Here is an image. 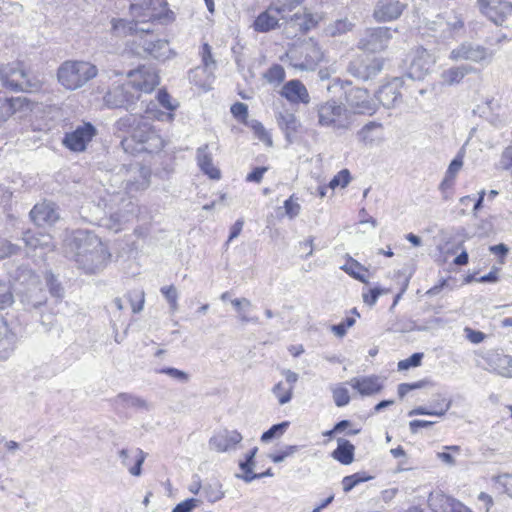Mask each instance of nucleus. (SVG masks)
<instances>
[{
  "instance_id": "0eeeda50",
  "label": "nucleus",
  "mask_w": 512,
  "mask_h": 512,
  "mask_svg": "<svg viewBox=\"0 0 512 512\" xmlns=\"http://www.w3.org/2000/svg\"><path fill=\"white\" fill-rule=\"evenodd\" d=\"M139 99L140 95L134 90V86L131 84L130 80L122 85L109 89L104 95L106 106L112 109L123 108L125 110H131Z\"/></svg>"
},
{
  "instance_id": "bb28decb",
  "label": "nucleus",
  "mask_w": 512,
  "mask_h": 512,
  "mask_svg": "<svg viewBox=\"0 0 512 512\" xmlns=\"http://www.w3.org/2000/svg\"><path fill=\"white\" fill-rule=\"evenodd\" d=\"M276 120L279 128L285 135L286 141L289 144H292L301 127L300 121L297 119L295 114L289 111L279 112L276 115Z\"/></svg>"
},
{
  "instance_id": "f03ea898",
  "label": "nucleus",
  "mask_w": 512,
  "mask_h": 512,
  "mask_svg": "<svg viewBox=\"0 0 512 512\" xmlns=\"http://www.w3.org/2000/svg\"><path fill=\"white\" fill-rule=\"evenodd\" d=\"M65 254L87 274H94L102 270L111 256L107 247L97 236L82 232L69 240L66 244Z\"/></svg>"
},
{
  "instance_id": "72a5a7b5",
  "label": "nucleus",
  "mask_w": 512,
  "mask_h": 512,
  "mask_svg": "<svg viewBox=\"0 0 512 512\" xmlns=\"http://www.w3.org/2000/svg\"><path fill=\"white\" fill-rule=\"evenodd\" d=\"M275 6H270L266 11L260 13L253 23L254 30L260 33L269 32L278 26V15Z\"/></svg>"
},
{
  "instance_id": "2f4dec72",
  "label": "nucleus",
  "mask_w": 512,
  "mask_h": 512,
  "mask_svg": "<svg viewBox=\"0 0 512 512\" xmlns=\"http://www.w3.org/2000/svg\"><path fill=\"white\" fill-rule=\"evenodd\" d=\"M19 293L20 302L24 309L28 311L40 308L47 300L45 293L38 287V285L26 290H20Z\"/></svg>"
},
{
  "instance_id": "6ab92c4d",
  "label": "nucleus",
  "mask_w": 512,
  "mask_h": 512,
  "mask_svg": "<svg viewBox=\"0 0 512 512\" xmlns=\"http://www.w3.org/2000/svg\"><path fill=\"white\" fill-rule=\"evenodd\" d=\"M483 359L497 374L512 378V356L505 354L503 350H490Z\"/></svg>"
},
{
  "instance_id": "49530a36",
  "label": "nucleus",
  "mask_w": 512,
  "mask_h": 512,
  "mask_svg": "<svg viewBox=\"0 0 512 512\" xmlns=\"http://www.w3.org/2000/svg\"><path fill=\"white\" fill-rule=\"evenodd\" d=\"M272 393L278 398L279 404L284 405L292 399L293 387L279 382L272 388Z\"/></svg>"
},
{
  "instance_id": "f3484780",
  "label": "nucleus",
  "mask_w": 512,
  "mask_h": 512,
  "mask_svg": "<svg viewBox=\"0 0 512 512\" xmlns=\"http://www.w3.org/2000/svg\"><path fill=\"white\" fill-rule=\"evenodd\" d=\"M166 7V0H143L141 3H132L130 12L135 18L147 17L149 20H158Z\"/></svg>"
},
{
  "instance_id": "58836bf2",
  "label": "nucleus",
  "mask_w": 512,
  "mask_h": 512,
  "mask_svg": "<svg viewBox=\"0 0 512 512\" xmlns=\"http://www.w3.org/2000/svg\"><path fill=\"white\" fill-rule=\"evenodd\" d=\"M133 20H125V19H112V32L117 37H125L128 35L135 36V30L138 29V22H136V18L133 17Z\"/></svg>"
},
{
  "instance_id": "7c9ffc66",
  "label": "nucleus",
  "mask_w": 512,
  "mask_h": 512,
  "mask_svg": "<svg viewBox=\"0 0 512 512\" xmlns=\"http://www.w3.org/2000/svg\"><path fill=\"white\" fill-rule=\"evenodd\" d=\"M350 385L363 396L376 394L383 389L378 376L354 377L350 380Z\"/></svg>"
},
{
  "instance_id": "ea45409f",
  "label": "nucleus",
  "mask_w": 512,
  "mask_h": 512,
  "mask_svg": "<svg viewBox=\"0 0 512 512\" xmlns=\"http://www.w3.org/2000/svg\"><path fill=\"white\" fill-rule=\"evenodd\" d=\"M116 402L126 408H134L137 410H149L150 405L148 402L138 396L129 393H120L116 397Z\"/></svg>"
},
{
  "instance_id": "4be33fe9",
  "label": "nucleus",
  "mask_w": 512,
  "mask_h": 512,
  "mask_svg": "<svg viewBox=\"0 0 512 512\" xmlns=\"http://www.w3.org/2000/svg\"><path fill=\"white\" fill-rule=\"evenodd\" d=\"M29 86L27 74L22 69L10 68L8 71L0 69V89L22 91Z\"/></svg>"
},
{
  "instance_id": "423d86ee",
  "label": "nucleus",
  "mask_w": 512,
  "mask_h": 512,
  "mask_svg": "<svg viewBox=\"0 0 512 512\" xmlns=\"http://www.w3.org/2000/svg\"><path fill=\"white\" fill-rule=\"evenodd\" d=\"M318 122L321 126L333 127L336 130L350 129L352 113L342 104L334 100L327 101L318 107Z\"/></svg>"
},
{
  "instance_id": "9d476101",
  "label": "nucleus",
  "mask_w": 512,
  "mask_h": 512,
  "mask_svg": "<svg viewBox=\"0 0 512 512\" xmlns=\"http://www.w3.org/2000/svg\"><path fill=\"white\" fill-rule=\"evenodd\" d=\"M96 135V128L91 123H84L74 131L65 133L62 144L73 152H83Z\"/></svg>"
},
{
  "instance_id": "a211bd4d",
  "label": "nucleus",
  "mask_w": 512,
  "mask_h": 512,
  "mask_svg": "<svg viewBox=\"0 0 512 512\" xmlns=\"http://www.w3.org/2000/svg\"><path fill=\"white\" fill-rule=\"evenodd\" d=\"M406 8L399 0H381L374 9L373 16L377 22H388L398 19Z\"/></svg>"
},
{
  "instance_id": "69168bd1",
  "label": "nucleus",
  "mask_w": 512,
  "mask_h": 512,
  "mask_svg": "<svg viewBox=\"0 0 512 512\" xmlns=\"http://www.w3.org/2000/svg\"><path fill=\"white\" fill-rule=\"evenodd\" d=\"M251 127L254 130L256 136L259 140L265 142L268 146H272V138L270 134L267 132L265 127L257 120H253L251 123Z\"/></svg>"
},
{
  "instance_id": "cd10ccee",
  "label": "nucleus",
  "mask_w": 512,
  "mask_h": 512,
  "mask_svg": "<svg viewBox=\"0 0 512 512\" xmlns=\"http://www.w3.org/2000/svg\"><path fill=\"white\" fill-rule=\"evenodd\" d=\"M10 284L13 286H23L24 290L37 286V275L26 265H20L14 270L9 271Z\"/></svg>"
},
{
  "instance_id": "338daca9",
  "label": "nucleus",
  "mask_w": 512,
  "mask_h": 512,
  "mask_svg": "<svg viewBox=\"0 0 512 512\" xmlns=\"http://www.w3.org/2000/svg\"><path fill=\"white\" fill-rule=\"evenodd\" d=\"M389 289H383L379 287H374L368 291V293H363V301L369 306H373L376 304L378 298L382 294L389 293Z\"/></svg>"
},
{
  "instance_id": "0e129e2a",
  "label": "nucleus",
  "mask_w": 512,
  "mask_h": 512,
  "mask_svg": "<svg viewBox=\"0 0 512 512\" xmlns=\"http://www.w3.org/2000/svg\"><path fill=\"white\" fill-rule=\"evenodd\" d=\"M355 318L347 317L339 324H335L331 326V331L339 338H342L346 335L347 329L352 327L355 324Z\"/></svg>"
},
{
  "instance_id": "5fc2aeb1",
  "label": "nucleus",
  "mask_w": 512,
  "mask_h": 512,
  "mask_svg": "<svg viewBox=\"0 0 512 512\" xmlns=\"http://www.w3.org/2000/svg\"><path fill=\"white\" fill-rule=\"evenodd\" d=\"M351 181V174L348 169L339 171L329 182V188L335 189L336 187H346Z\"/></svg>"
},
{
  "instance_id": "13d9d810",
  "label": "nucleus",
  "mask_w": 512,
  "mask_h": 512,
  "mask_svg": "<svg viewBox=\"0 0 512 512\" xmlns=\"http://www.w3.org/2000/svg\"><path fill=\"white\" fill-rule=\"evenodd\" d=\"M128 298L132 307L133 313H139L143 310L145 302V294L143 290L134 291L128 294Z\"/></svg>"
},
{
  "instance_id": "c85d7f7f",
  "label": "nucleus",
  "mask_w": 512,
  "mask_h": 512,
  "mask_svg": "<svg viewBox=\"0 0 512 512\" xmlns=\"http://www.w3.org/2000/svg\"><path fill=\"white\" fill-rule=\"evenodd\" d=\"M399 79L380 87L376 98L385 108H394L401 101V93L398 91Z\"/></svg>"
},
{
  "instance_id": "393cba45",
  "label": "nucleus",
  "mask_w": 512,
  "mask_h": 512,
  "mask_svg": "<svg viewBox=\"0 0 512 512\" xmlns=\"http://www.w3.org/2000/svg\"><path fill=\"white\" fill-rule=\"evenodd\" d=\"M140 46L147 56H150L159 61L169 59L172 54L167 40L145 38Z\"/></svg>"
},
{
  "instance_id": "b1692460",
  "label": "nucleus",
  "mask_w": 512,
  "mask_h": 512,
  "mask_svg": "<svg viewBox=\"0 0 512 512\" xmlns=\"http://www.w3.org/2000/svg\"><path fill=\"white\" fill-rule=\"evenodd\" d=\"M123 466L127 467L130 474L140 476L142 465L146 459V453L140 448L121 449L118 453Z\"/></svg>"
},
{
  "instance_id": "c756f323",
  "label": "nucleus",
  "mask_w": 512,
  "mask_h": 512,
  "mask_svg": "<svg viewBox=\"0 0 512 512\" xmlns=\"http://www.w3.org/2000/svg\"><path fill=\"white\" fill-rule=\"evenodd\" d=\"M434 24L439 26L443 37H452L464 29V19L456 13L438 16Z\"/></svg>"
},
{
  "instance_id": "680f3d73",
  "label": "nucleus",
  "mask_w": 512,
  "mask_h": 512,
  "mask_svg": "<svg viewBox=\"0 0 512 512\" xmlns=\"http://www.w3.org/2000/svg\"><path fill=\"white\" fill-rule=\"evenodd\" d=\"M159 373L168 375L169 377L181 382L187 383L190 380V375L185 371L179 370L174 367H165L159 370Z\"/></svg>"
},
{
  "instance_id": "412c9836",
  "label": "nucleus",
  "mask_w": 512,
  "mask_h": 512,
  "mask_svg": "<svg viewBox=\"0 0 512 512\" xmlns=\"http://www.w3.org/2000/svg\"><path fill=\"white\" fill-rule=\"evenodd\" d=\"M30 217L38 226L52 225L59 219L58 208L55 203L44 201L33 207Z\"/></svg>"
},
{
  "instance_id": "5701e85b",
  "label": "nucleus",
  "mask_w": 512,
  "mask_h": 512,
  "mask_svg": "<svg viewBox=\"0 0 512 512\" xmlns=\"http://www.w3.org/2000/svg\"><path fill=\"white\" fill-rule=\"evenodd\" d=\"M242 435L236 430H223L215 434L209 441V445L217 452H227L235 449L242 441Z\"/></svg>"
},
{
  "instance_id": "1a4fd4ad",
  "label": "nucleus",
  "mask_w": 512,
  "mask_h": 512,
  "mask_svg": "<svg viewBox=\"0 0 512 512\" xmlns=\"http://www.w3.org/2000/svg\"><path fill=\"white\" fill-rule=\"evenodd\" d=\"M392 38L388 27L369 28L358 42V47L366 52L375 53L384 50Z\"/></svg>"
},
{
  "instance_id": "c9c22d12",
  "label": "nucleus",
  "mask_w": 512,
  "mask_h": 512,
  "mask_svg": "<svg viewBox=\"0 0 512 512\" xmlns=\"http://www.w3.org/2000/svg\"><path fill=\"white\" fill-rule=\"evenodd\" d=\"M355 447L345 438L337 439V448L332 452V457L343 465H349L354 461Z\"/></svg>"
},
{
  "instance_id": "3c124183",
  "label": "nucleus",
  "mask_w": 512,
  "mask_h": 512,
  "mask_svg": "<svg viewBox=\"0 0 512 512\" xmlns=\"http://www.w3.org/2000/svg\"><path fill=\"white\" fill-rule=\"evenodd\" d=\"M203 491L210 503H215L224 497V492L221 491V485L218 482L205 485Z\"/></svg>"
},
{
  "instance_id": "e433bc0d",
  "label": "nucleus",
  "mask_w": 512,
  "mask_h": 512,
  "mask_svg": "<svg viewBox=\"0 0 512 512\" xmlns=\"http://www.w3.org/2000/svg\"><path fill=\"white\" fill-rule=\"evenodd\" d=\"M25 98H7L0 95V123L6 121L23 106Z\"/></svg>"
},
{
  "instance_id": "aec40b11",
  "label": "nucleus",
  "mask_w": 512,
  "mask_h": 512,
  "mask_svg": "<svg viewBox=\"0 0 512 512\" xmlns=\"http://www.w3.org/2000/svg\"><path fill=\"white\" fill-rule=\"evenodd\" d=\"M428 503L434 512H471L461 502L442 492L431 493Z\"/></svg>"
},
{
  "instance_id": "ddd939ff",
  "label": "nucleus",
  "mask_w": 512,
  "mask_h": 512,
  "mask_svg": "<svg viewBox=\"0 0 512 512\" xmlns=\"http://www.w3.org/2000/svg\"><path fill=\"white\" fill-rule=\"evenodd\" d=\"M492 57V51H489L482 45L472 42H464L453 49L450 53V58L455 61L469 60L478 63L485 60L491 61Z\"/></svg>"
},
{
  "instance_id": "a19ab883",
  "label": "nucleus",
  "mask_w": 512,
  "mask_h": 512,
  "mask_svg": "<svg viewBox=\"0 0 512 512\" xmlns=\"http://www.w3.org/2000/svg\"><path fill=\"white\" fill-rule=\"evenodd\" d=\"M472 71V66L460 65L445 70L442 74V77L447 84L452 85L459 83L467 74H469Z\"/></svg>"
},
{
  "instance_id": "c03bdc74",
  "label": "nucleus",
  "mask_w": 512,
  "mask_h": 512,
  "mask_svg": "<svg viewBox=\"0 0 512 512\" xmlns=\"http://www.w3.org/2000/svg\"><path fill=\"white\" fill-rule=\"evenodd\" d=\"M153 21L154 20H149L147 17L136 18L138 29L135 30V36L138 38V45H141L145 38H154Z\"/></svg>"
},
{
  "instance_id": "473e14b6",
  "label": "nucleus",
  "mask_w": 512,
  "mask_h": 512,
  "mask_svg": "<svg viewBox=\"0 0 512 512\" xmlns=\"http://www.w3.org/2000/svg\"><path fill=\"white\" fill-rule=\"evenodd\" d=\"M197 163L200 170L211 179L218 180L221 177L220 170L212 163V155L205 144L197 149Z\"/></svg>"
},
{
  "instance_id": "7ed1b4c3",
  "label": "nucleus",
  "mask_w": 512,
  "mask_h": 512,
  "mask_svg": "<svg viewBox=\"0 0 512 512\" xmlns=\"http://www.w3.org/2000/svg\"><path fill=\"white\" fill-rule=\"evenodd\" d=\"M98 69L86 61H65L57 72L58 81L67 89L75 90L96 77Z\"/></svg>"
},
{
  "instance_id": "9b49d317",
  "label": "nucleus",
  "mask_w": 512,
  "mask_h": 512,
  "mask_svg": "<svg viewBox=\"0 0 512 512\" xmlns=\"http://www.w3.org/2000/svg\"><path fill=\"white\" fill-rule=\"evenodd\" d=\"M482 14L496 25H502L512 16V3L505 0H477Z\"/></svg>"
},
{
  "instance_id": "a878e982",
  "label": "nucleus",
  "mask_w": 512,
  "mask_h": 512,
  "mask_svg": "<svg viewBox=\"0 0 512 512\" xmlns=\"http://www.w3.org/2000/svg\"><path fill=\"white\" fill-rule=\"evenodd\" d=\"M281 95L291 103H304L310 101L309 93L300 80L286 82L281 90Z\"/></svg>"
},
{
  "instance_id": "09e8293b",
  "label": "nucleus",
  "mask_w": 512,
  "mask_h": 512,
  "mask_svg": "<svg viewBox=\"0 0 512 512\" xmlns=\"http://www.w3.org/2000/svg\"><path fill=\"white\" fill-rule=\"evenodd\" d=\"M371 478V476H365L364 474L361 473H354L352 475L345 476L342 479L343 491L345 493H348L358 484L368 481Z\"/></svg>"
},
{
  "instance_id": "6e6552de",
  "label": "nucleus",
  "mask_w": 512,
  "mask_h": 512,
  "mask_svg": "<svg viewBox=\"0 0 512 512\" xmlns=\"http://www.w3.org/2000/svg\"><path fill=\"white\" fill-rule=\"evenodd\" d=\"M383 62L374 56H359L353 59L347 68V71L355 78L368 81L375 78L382 70Z\"/></svg>"
},
{
  "instance_id": "a18cd8bd",
  "label": "nucleus",
  "mask_w": 512,
  "mask_h": 512,
  "mask_svg": "<svg viewBox=\"0 0 512 512\" xmlns=\"http://www.w3.org/2000/svg\"><path fill=\"white\" fill-rule=\"evenodd\" d=\"M290 425L289 421H283L272 425L267 431L261 435V441L264 443L270 442L275 438L281 437Z\"/></svg>"
},
{
  "instance_id": "dca6fc26",
  "label": "nucleus",
  "mask_w": 512,
  "mask_h": 512,
  "mask_svg": "<svg viewBox=\"0 0 512 512\" xmlns=\"http://www.w3.org/2000/svg\"><path fill=\"white\" fill-rule=\"evenodd\" d=\"M134 90L141 95V92L151 93L159 85V77L154 71L139 69L130 70L127 73Z\"/></svg>"
},
{
  "instance_id": "052dcab7",
  "label": "nucleus",
  "mask_w": 512,
  "mask_h": 512,
  "mask_svg": "<svg viewBox=\"0 0 512 512\" xmlns=\"http://www.w3.org/2000/svg\"><path fill=\"white\" fill-rule=\"evenodd\" d=\"M265 78L270 83H280L285 78V71L281 65L275 64L268 69Z\"/></svg>"
},
{
  "instance_id": "6e6d98bb",
  "label": "nucleus",
  "mask_w": 512,
  "mask_h": 512,
  "mask_svg": "<svg viewBox=\"0 0 512 512\" xmlns=\"http://www.w3.org/2000/svg\"><path fill=\"white\" fill-rule=\"evenodd\" d=\"M451 403H444L440 410H428L425 407L419 406L411 410L408 415H434V416H443L450 408Z\"/></svg>"
},
{
  "instance_id": "f257e3e1",
  "label": "nucleus",
  "mask_w": 512,
  "mask_h": 512,
  "mask_svg": "<svg viewBox=\"0 0 512 512\" xmlns=\"http://www.w3.org/2000/svg\"><path fill=\"white\" fill-rule=\"evenodd\" d=\"M156 104L148 105L145 114H126L119 118L115 123V129L118 132L127 134L121 142L120 146L125 153L137 155L140 153H158L164 147L162 137L154 129L151 119H162L163 116L172 118L171 114L154 110Z\"/></svg>"
},
{
  "instance_id": "4c0bfd02",
  "label": "nucleus",
  "mask_w": 512,
  "mask_h": 512,
  "mask_svg": "<svg viewBox=\"0 0 512 512\" xmlns=\"http://www.w3.org/2000/svg\"><path fill=\"white\" fill-rule=\"evenodd\" d=\"M23 241L31 249L49 247L51 237L49 234L27 230L23 233Z\"/></svg>"
},
{
  "instance_id": "20e7f679",
  "label": "nucleus",
  "mask_w": 512,
  "mask_h": 512,
  "mask_svg": "<svg viewBox=\"0 0 512 512\" xmlns=\"http://www.w3.org/2000/svg\"><path fill=\"white\" fill-rule=\"evenodd\" d=\"M290 64L300 70L312 71L323 59V52L312 38L293 45L287 52Z\"/></svg>"
},
{
  "instance_id": "864d4df0",
  "label": "nucleus",
  "mask_w": 512,
  "mask_h": 512,
  "mask_svg": "<svg viewBox=\"0 0 512 512\" xmlns=\"http://www.w3.org/2000/svg\"><path fill=\"white\" fill-rule=\"evenodd\" d=\"M46 284L51 296L57 299H62L64 297V288L52 273L47 274Z\"/></svg>"
},
{
  "instance_id": "2eb2a0df",
  "label": "nucleus",
  "mask_w": 512,
  "mask_h": 512,
  "mask_svg": "<svg viewBox=\"0 0 512 512\" xmlns=\"http://www.w3.org/2000/svg\"><path fill=\"white\" fill-rule=\"evenodd\" d=\"M120 200V207L117 210H113L111 207L108 211L110 221L112 224L110 228L118 231L123 223L128 222L137 210V205L131 200V198L125 199L119 195L114 196L113 202Z\"/></svg>"
},
{
  "instance_id": "f704fd0d",
  "label": "nucleus",
  "mask_w": 512,
  "mask_h": 512,
  "mask_svg": "<svg viewBox=\"0 0 512 512\" xmlns=\"http://www.w3.org/2000/svg\"><path fill=\"white\" fill-rule=\"evenodd\" d=\"M463 166V152L459 151L455 158L450 162L445 176L439 185V189L443 192L451 189L455 183L457 174Z\"/></svg>"
},
{
  "instance_id": "4d7b16f0",
  "label": "nucleus",
  "mask_w": 512,
  "mask_h": 512,
  "mask_svg": "<svg viewBox=\"0 0 512 512\" xmlns=\"http://www.w3.org/2000/svg\"><path fill=\"white\" fill-rule=\"evenodd\" d=\"M333 400L337 407H344L349 404L350 396L345 387L338 386L332 389Z\"/></svg>"
},
{
  "instance_id": "774afa93",
  "label": "nucleus",
  "mask_w": 512,
  "mask_h": 512,
  "mask_svg": "<svg viewBox=\"0 0 512 512\" xmlns=\"http://www.w3.org/2000/svg\"><path fill=\"white\" fill-rule=\"evenodd\" d=\"M199 503H200L199 499L188 498V499L178 503L172 509V512H192L195 508L198 507Z\"/></svg>"
},
{
  "instance_id": "f8f14e48",
  "label": "nucleus",
  "mask_w": 512,
  "mask_h": 512,
  "mask_svg": "<svg viewBox=\"0 0 512 512\" xmlns=\"http://www.w3.org/2000/svg\"><path fill=\"white\" fill-rule=\"evenodd\" d=\"M434 63V57L425 48L417 47L405 75L412 80H422L430 72Z\"/></svg>"
},
{
  "instance_id": "603ef678",
  "label": "nucleus",
  "mask_w": 512,
  "mask_h": 512,
  "mask_svg": "<svg viewBox=\"0 0 512 512\" xmlns=\"http://www.w3.org/2000/svg\"><path fill=\"white\" fill-rule=\"evenodd\" d=\"M161 293L169 303L172 312L178 309V291L174 285L164 286L160 289Z\"/></svg>"
},
{
  "instance_id": "bf43d9fd",
  "label": "nucleus",
  "mask_w": 512,
  "mask_h": 512,
  "mask_svg": "<svg viewBox=\"0 0 512 512\" xmlns=\"http://www.w3.org/2000/svg\"><path fill=\"white\" fill-rule=\"evenodd\" d=\"M512 168V145H508L502 151L496 169L507 171Z\"/></svg>"
},
{
  "instance_id": "79ce46f5",
  "label": "nucleus",
  "mask_w": 512,
  "mask_h": 512,
  "mask_svg": "<svg viewBox=\"0 0 512 512\" xmlns=\"http://www.w3.org/2000/svg\"><path fill=\"white\" fill-rule=\"evenodd\" d=\"M231 304L233 307L237 310L239 313V319L243 323H259V318L257 316L249 317L247 312L250 308H252V303L247 298H236L231 301Z\"/></svg>"
},
{
  "instance_id": "de8ad7c7",
  "label": "nucleus",
  "mask_w": 512,
  "mask_h": 512,
  "mask_svg": "<svg viewBox=\"0 0 512 512\" xmlns=\"http://www.w3.org/2000/svg\"><path fill=\"white\" fill-rule=\"evenodd\" d=\"M341 268L356 280H359L363 283H368L365 275L362 273L363 271H366V269L356 260L350 259Z\"/></svg>"
},
{
  "instance_id": "4468645a",
  "label": "nucleus",
  "mask_w": 512,
  "mask_h": 512,
  "mask_svg": "<svg viewBox=\"0 0 512 512\" xmlns=\"http://www.w3.org/2000/svg\"><path fill=\"white\" fill-rule=\"evenodd\" d=\"M129 176L124 180L125 190L128 194L145 190L150 184V170L140 164H131L128 169Z\"/></svg>"
},
{
  "instance_id": "39448f33",
  "label": "nucleus",
  "mask_w": 512,
  "mask_h": 512,
  "mask_svg": "<svg viewBox=\"0 0 512 512\" xmlns=\"http://www.w3.org/2000/svg\"><path fill=\"white\" fill-rule=\"evenodd\" d=\"M339 86L345 91V101L353 114L371 115L376 111V104L370 97L368 91L364 88L350 87L349 81L341 80L336 77L332 79V83L328 85V90Z\"/></svg>"
},
{
  "instance_id": "e2e57ef3",
  "label": "nucleus",
  "mask_w": 512,
  "mask_h": 512,
  "mask_svg": "<svg viewBox=\"0 0 512 512\" xmlns=\"http://www.w3.org/2000/svg\"><path fill=\"white\" fill-rule=\"evenodd\" d=\"M423 353L417 352L413 353L407 359L401 360L398 362V370H407L412 367H418L421 365V361L423 359Z\"/></svg>"
},
{
  "instance_id": "8fccbe9b",
  "label": "nucleus",
  "mask_w": 512,
  "mask_h": 512,
  "mask_svg": "<svg viewBox=\"0 0 512 512\" xmlns=\"http://www.w3.org/2000/svg\"><path fill=\"white\" fill-rule=\"evenodd\" d=\"M14 297L11 291V284L0 279V310L12 305Z\"/></svg>"
},
{
  "instance_id": "37998d69",
  "label": "nucleus",
  "mask_w": 512,
  "mask_h": 512,
  "mask_svg": "<svg viewBox=\"0 0 512 512\" xmlns=\"http://www.w3.org/2000/svg\"><path fill=\"white\" fill-rule=\"evenodd\" d=\"M381 129V123L369 122L361 128L357 135L359 140L364 144H372L377 138H379L378 135H375V132L380 131Z\"/></svg>"
}]
</instances>
